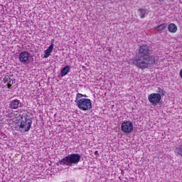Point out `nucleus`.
<instances>
[{
	"instance_id": "f257e3e1",
	"label": "nucleus",
	"mask_w": 182,
	"mask_h": 182,
	"mask_svg": "<svg viewBox=\"0 0 182 182\" xmlns=\"http://www.w3.org/2000/svg\"><path fill=\"white\" fill-rule=\"evenodd\" d=\"M152 52L153 50L147 44L141 46L139 48L138 55L134 60V65L142 70L153 66L157 62L159 57L151 55Z\"/></svg>"
},
{
	"instance_id": "f03ea898",
	"label": "nucleus",
	"mask_w": 182,
	"mask_h": 182,
	"mask_svg": "<svg viewBox=\"0 0 182 182\" xmlns=\"http://www.w3.org/2000/svg\"><path fill=\"white\" fill-rule=\"evenodd\" d=\"M80 154H71L64 157L60 161V166H69L72 167L73 164H78L80 161Z\"/></svg>"
},
{
	"instance_id": "7ed1b4c3",
	"label": "nucleus",
	"mask_w": 182,
	"mask_h": 182,
	"mask_svg": "<svg viewBox=\"0 0 182 182\" xmlns=\"http://www.w3.org/2000/svg\"><path fill=\"white\" fill-rule=\"evenodd\" d=\"M31 126L32 120L26 118V117H22L19 124V132H21V133H25L31 130Z\"/></svg>"
},
{
	"instance_id": "20e7f679",
	"label": "nucleus",
	"mask_w": 182,
	"mask_h": 182,
	"mask_svg": "<svg viewBox=\"0 0 182 182\" xmlns=\"http://www.w3.org/2000/svg\"><path fill=\"white\" fill-rule=\"evenodd\" d=\"M77 106L80 110L86 112L92 109V101L87 98H82L77 101Z\"/></svg>"
},
{
	"instance_id": "39448f33",
	"label": "nucleus",
	"mask_w": 182,
	"mask_h": 182,
	"mask_svg": "<svg viewBox=\"0 0 182 182\" xmlns=\"http://www.w3.org/2000/svg\"><path fill=\"white\" fill-rule=\"evenodd\" d=\"M148 100L149 103L153 105V106H156V105H159L160 103V100H161V95L151 93L148 96Z\"/></svg>"
},
{
	"instance_id": "423d86ee",
	"label": "nucleus",
	"mask_w": 182,
	"mask_h": 182,
	"mask_svg": "<svg viewBox=\"0 0 182 182\" xmlns=\"http://www.w3.org/2000/svg\"><path fill=\"white\" fill-rule=\"evenodd\" d=\"M121 130L124 133H132L133 132V122L130 121H124L122 124Z\"/></svg>"
},
{
	"instance_id": "0eeeda50",
	"label": "nucleus",
	"mask_w": 182,
	"mask_h": 182,
	"mask_svg": "<svg viewBox=\"0 0 182 182\" xmlns=\"http://www.w3.org/2000/svg\"><path fill=\"white\" fill-rule=\"evenodd\" d=\"M18 59L23 65H28L29 63V53L28 51H23L19 54Z\"/></svg>"
},
{
	"instance_id": "6e6552de",
	"label": "nucleus",
	"mask_w": 182,
	"mask_h": 182,
	"mask_svg": "<svg viewBox=\"0 0 182 182\" xmlns=\"http://www.w3.org/2000/svg\"><path fill=\"white\" fill-rule=\"evenodd\" d=\"M22 106L21 101L18 99L12 100L10 101L9 107L10 109H19Z\"/></svg>"
},
{
	"instance_id": "1a4fd4ad",
	"label": "nucleus",
	"mask_w": 182,
	"mask_h": 182,
	"mask_svg": "<svg viewBox=\"0 0 182 182\" xmlns=\"http://www.w3.org/2000/svg\"><path fill=\"white\" fill-rule=\"evenodd\" d=\"M53 43H51L50 46L48 48L47 50H45V55L43 58H49L50 56V53H52V51L53 50Z\"/></svg>"
},
{
	"instance_id": "9d476101",
	"label": "nucleus",
	"mask_w": 182,
	"mask_h": 182,
	"mask_svg": "<svg viewBox=\"0 0 182 182\" xmlns=\"http://www.w3.org/2000/svg\"><path fill=\"white\" fill-rule=\"evenodd\" d=\"M174 153L178 157H182V144L176 146Z\"/></svg>"
},
{
	"instance_id": "9b49d317",
	"label": "nucleus",
	"mask_w": 182,
	"mask_h": 182,
	"mask_svg": "<svg viewBox=\"0 0 182 182\" xmlns=\"http://www.w3.org/2000/svg\"><path fill=\"white\" fill-rule=\"evenodd\" d=\"M168 30L169 31V32H171V33H176V32H177V26H176V24L171 23L168 26Z\"/></svg>"
},
{
	"instance_id": "f8f14e48",
	"label": "nucleus",
	"mask_w": 182,
	"mask_h": 182,
	"mask_svg": "<svg viewBox=\"0 0 182 182\" xmlns=\"http://www.w3.org/2000/svg\"><path fill=\"white\" fill-rule=\"evenodd\" d=\"M69 72H70V66L66 65L61 70V77H63V76H66V74L69 73Z\"/></svg>"
},
{
	"instance_id": "ddd939ff",
	"label": "nucleus",
	"mask_w": 182,
	"mask_h": 182,
	"mask_svg": "<svg viewBox=\"0 0 182 182\" xmlns=\"http://www.w3.org/2000/svg\"><path fill=\"white\" fill-rule=\"evenodd\" d=\"M166 28H167V23H164L156 26V31H164Z\"/></svg>"
},
{
	"instance_id": "4468645a",
	"label": "nucleus",
	"mask_w": 182,
	"mask_h": 182,
	"mask_svg": "<svg viewBox=\"0 0 182 182\" xmlns=\"http://www.w3.org/2000/svg\"><path fill=\"white\" fill-rule=\"evenodd\" d=\"M138 12H139V16L143 19L146 16V10L142 9H139Z\"/></svg>"
},
{
	"instance_id": "2eb2a0df",
	"label": "nucleus",
	"mask_w": 182,
	"mask_h": 182,
	"mask_svg": "<svg viewBox=\"0 0 182 182\" xmlns=\"http://www.w3.org/2000/svg\"><path fill=\"white\" fill-rule=\"evenodd\" d=\"M86 97V96H85V95H82L80 93H77L76 95V97H75V103L77 104V102H79V100H80V99H82V97Z\"/></svg>"
},
{
	"instance_id": "dca6fc26",
	"label": "nucleus",
	"mask_w": 182,
	"mask_h": 182,
	"mask_svg": "<svg viewBox=\"0 0 182 182\" xmlns=\"http://www.w3.org/2000/svg\"><path fill=\"white\" fill-rule=\"evenodd\" d=\"M166 91L163 90V89L159 87L157 90V94L161 95V96H164Z\"/></svg>"
},
{
	"instance_id": "f3484780",
	"label": "nucleus",
	"mask_w": 182,
	"mask_h": 182,
	"mask_svg": "<svg viewBox=\"0 0 182 182\" xmlns=\"http://www.w3.org/2000/svg\"><path fill=\"white\" fill-rule=\"evenodd\" d=\"M9 80H11V77L9 76V74H6L3 81L4 83H6V82H9Z\"/></svg>"
},
{
	"instance_id": "a211bd4d",
	"label": "nucleus",
	"mask_w": 182,
	"mask_h": 182,
	"mask_svg": "<svg viewBox=\"0 0 182 182\" xmlns=\"http://www.w3.org/2000/svg\"><path fill=\"white\" fill-rule=\"evenodd\" d=\"M9 80V82L7 84V87H8V89H11V87H12V85H14V80L10 78V80Z\"/></svg>"
},
{
	"instance_id": "6ab92c4d",
	"label": "nucleus",
	"mask_w": 182,
	"mask_h": 182,
	"mask_svg": "<svg viewBox=\"0 0 182 182\" xmlns=\"http://www.w3.org/2000/svg\"><path fill=\"white\" fill-rule=\"evenodd\" d=\"M179 75L181 79H182V69L181 70L180 73H179Z\"/></svg>"
},
{
	"instance_id": "aec40b11",
	"label": "nucleus",
	"mask_w": 182,
	"mask_h": 182,
	"mask_svg": "<svg viewBox=\"0 0 182 182\" xmlns=\"http://www.w3.org/2000/svg\"><path fill=\"white\" fill-rule=\"evenodd\" d=\"M9 82V81L8 82H6V83H7V85H8V82Z\"/></svg>"
},
{
	"instance_id": "412c9836",
	"label": "nucleus",
	"mask_w": 182,
	"mask_h": 182,
	"mask_svg": "<svg viewBox=\"0 0 182 182\" xmlns=\"http://www.w3.org/2000/svg\"><path fill=\"white\" fill-rule=\"evenodd\" d=\"M97 153V151H95V154Z\"/></svg>"
}]
</instances>
